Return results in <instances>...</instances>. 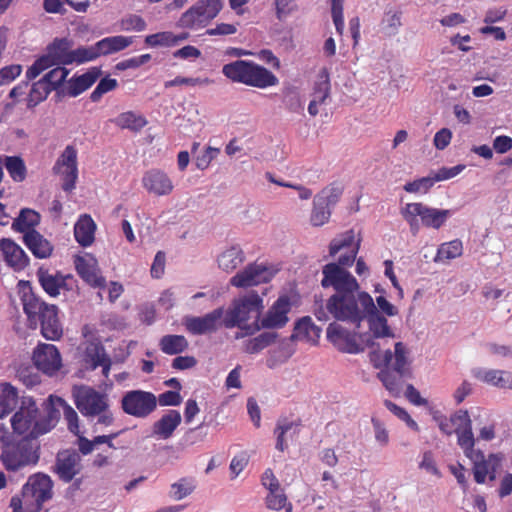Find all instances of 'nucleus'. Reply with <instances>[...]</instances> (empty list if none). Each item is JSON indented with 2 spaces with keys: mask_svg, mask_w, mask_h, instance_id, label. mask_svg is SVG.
Listing matches in <instances>:
<instances>
[{
  "mask_svg": "<svg viewBox=\"0 0 512 512\" xmlns=\"http://www.w3.org/2000/svg\"><path fill=\"white\" fill-rule=\"evenodd\" d=\"M323 278L321 286L333 288L334 294L326 301V306H319L314 311L319 321H327L329 314L339 321H347L359 325L363 315L374 309L373 298L364 291H360L357 279L339 265L328 263L322 268Z\"/></svg>",
  "mask_w": 512,
  "mask_h": 512,
  "instance_id": "nucleus-1",
  "label": "nucleus"
},
{
  "mask_svg": "<svg viewBox=\"0 0 512 512\" xmlns=\"http://www.w3.org/2000/svg\"><path fill=\"white\" fill-rule=\"evenodd\" d=\"M370 361L375 368L380 370L378 378L384 387L392 396H400L405 381L412 378L411 363L405 344L396 342L394 352L390 349L374 350L370 353Z\"/></svg>",
  "mask_w": 512,
  "mask_h": 512,
  "instance_id": "nucleus-2",
  "label": "nucleus"
},
{
  "mask_svg": "<svg viewBox=\"0 0 512 512\" xmlns=\"http://www.w3.org/2000/svg\"><path fill=\"white\" fill-rule=\"evenodd\" d=\"M59 417L56 409H50L42 416L35 400L30 396L20 398V407L11 417L13 432L22 438L36 439L52 430Z\"/></svg>",
  "mask_w": 512,
  "mask_h": 512,
  "instance_id": "nucleus-3",
  "label": "nucleus"
},
{
  "mask_svg": "<svg viewBox=\"0 0 512 512\" xmlns=\"http://www.w3.org/2000/svg\"><path fill=\"white\" fill-rule=\"evenodd\" d=\"M24 313L30 328L40 327L41 335L51 341H57L63 336V327L59 319V308L45 302L34 293H25L22 297Z\"/></svg>",
  "mask_w": 512,
  "mask_h": 512,
  "instance_id": "nucleus-4",
  "label": "nucleus"
},
{
  "mask_svg": "<svg viewBox=\"0 0 512 512\" xmlns=\"http://www.w3.org/2000/svg\"><path fill=\"white\" fill-rule=\"evenodd\" d=\"M72 396L79 412L88 420H96L94 423L95 431L98 426L109 427L114 424V413L111 410L110 400L106 393L82 385L74 387Z\"/></svg>",
  "mask_w": 512,
  "mask_h": 512,
  "instance_id": "nucleus-5",
  "label": "nucleus"
},
{
  "mask_svg": "<svg viewBox=\"0 0 512 512\" xmlns=\"http://www.w3.org/2000/svg\"><path fill=\"white\" fill-rule=\"evenodd\" d=\"M263 308V299L256 292H249L233 301L223 319V325L226 328H240L242 332L237 333L236 338L253 335L254 333H248L247 327L251 323L247 322L249 320L259 321Z\"/></svg>",
  "mask_w": 512,
  "mask_h": 512,
  "instance_id": "nucleus-6",
  "label": "nucleus"
},
{
  "mask_svg": "<svg viewBox=\"0 0 512 512\" xmlns=\"http://www.w3.org/2000/svg\"><path fill=\"white\" fill-rule=\"evenodd\" d=\"M222 73L232 82L265 89L278 84V78L267 68L253 61L236 60L225 64Z\"/></svg>",
  "mask_w": 512,
  "mask_h": 512,
  "instance_id": "nucleus-7",
  "label": "nucleus"
},
{
  "mask_svg": "<svg viewBox=\"0 0 512 512\" xmlns=\"http://www.w3.org/2000/svg\"><path fill=\"white\" fill-rule=\"evenodd\" d=\"M40 458V444L36 439L21 438L3 443L0 460L7 471L16 472L34 466Z\"/></svg>",
  "mask_w": 512,
  "mask_h": 512,
  "instance_id": "nucleus-8",
  "label": "nucleus"
},
{
  "mask_svg": "<svg viewBox=\"0 0 512 512\" xmlns=\"http://www.w3.org/2000/svg\"><path fill=\"white\" fill-rule=\"evenodd\" d=\"M401 215L408 223L411 233L417 235L421 226L440 229L451 216V211L432 208L422 202H412L401 209Z\"/></svg>",
  "mask_w": 512,
  "mask_h": 512,
  "instance_id": "nucleus-9",
  "label": "nucleus"
},
{
  "mask_svg": "<svg viewBox=\"0 0 512 512\" xmlns=\"http://www.w3.org/2000/svg\"><path fill=\"white\" fill-rule=\"evenodd\" d=\"M222 7L221 0H199L181 15L178 25L189 29L204 28L217 17Z\"/></svg>",
  "mask_w": 512,
  "mask_h": 512,
  "instance_id": "nucleus-10",
  "label": "nucleus"
},
{
  "mask_svg": "<svg viewBox=\"0 0 512 512\" xmlns=\"http://www.w3.org/2000/svg\"><path fill=\"white\" fill-rule=\"evenodd\" d=\"M52 488L53 482L48 475L43 473L31 475L22 487L24 504L39 510L44 502L52 498Z\"/></svg>",
  "mask_w": 512,
  "mask_h": 512,
  "instance_id": "nucleus-11",
  "label": "nucleus"
},
{
  "mask_svg": "<svg viewBox=\"0 0 512 512\" xmlns=\"http://www.w3.org/2000/svg\"><path fill=\"white\" fill-rule=\"evenodd\" d=\"M291 302L287 296H280L259 321H252L247 327L248 333H256L261 329H279L284 327L289 318Z\"/></svg>",
  "mask_w": 512,
  "mask_h": 512,
  "instance_id": "nucleus-12",
  "label": "nucleus"
},
{
  "mask_svg": "<svg viewBox=\"0 0 512 512\" xmlns=\"http://www.w3.org/2000/svg\"><path fill=\"white\" fill-rule=\"evenodd\" d=\"M157 407V397L148 391L131 390L121 399V408L124 413L136 418H146Z\"/></svg>",
  "mask_w": 512,
  "mask_h": 512,
  "instance_id": "nucleus-13",
  "label": "nucleus"
},
{
  "mask_svg": "<svg viewBox=\"0 0 512 512\" xmlns=\"http://www.w3.org/2000/svg\"><path fill=\"white\" fill-rule=\"evenodd\" d=\"M36 277L44 292L53 298L58 297L62 292L72 291L77 286L73 275L63 274L60 271L51 272L43 266L37 269Z\"/></svg>",
  "mask_w": 512,
  "mask_h": 512,
  "instance_id": "nucleus-14",
  "label": "nucleus"
},
{
  "mask_svg": "<svg viewBox=\"0 0 512 512\" xmlns=\"http://www.w3.org/2000/svg\"><path fill=\"white\" fill-rule=\"evenodd\" d=\"M273 265L267 263L254 262L247 265L242 271L236 273L231 279L230 284L238 288L256 286L262 283H268L277 273Z\"/></svg>",
  "mask_w": 512,
  "mask_h": 512,
  "instance_id": "nucleus-15",
  "label": "nucleus"
},
{
  "mask_svg": "<svg viewBox=\"0 0 512 512\" xmlns=\"http://www.w3.org/2000/svg\"><path fill=\"white\" fill-rule=\"evenodd\" d=\"M77 149L73 145H67L57 158L52 170L56 175L61 176L62 189L71 192L78 179Z\"/></svg>",
  "mask_w": 512,
  "mask_h": 512,
  "instance_id": "nucleus-16",
  "label": "nucleus"
},
{
  "mask_svg": "<svg viewBox=\"0 0 512 512\" xmlns=\"http://www.w3.org/2000/svg\"><path fill=\"white\" fill-rule=\"evenodd\" d=\"M465 456L469 458L473 463V474L476 483L483 484L486 481L487 476L490 480L496 478V471L500 467L501 457L497 454H490L488 458L485 457L481 450L475 449L471 446L469 449H462Z\"/></svg>",
  "mask_w": 512,
  "mask_h": 512,
  "instance_id": "nucleus-17",
  "label": "nucleus"
},
{
  "mask_svg": "<svg viewBox=\"0 0 512 512\" xmlns=\"http://www.w3.org/2000/svg\"><path fill=\"white\" fill-rule=\"evenodd\" d=\"M359 247V241L355 242L354 231L349 230L331 241L329 253L331 256H335L338 252L344 251L343 254L339 256L338 262L334 264L346 270V267H351L355 262Z\"/></svg>",
  "mask_w": 512,
  "mask_h": 512,
  "instance_id": "nucleus-18",
  "label": "nucleus"
},
{
  "mask_svg": "<svg viewBox=\"0 0 512 512\" xmlns=\"http://www.w3.org/2000/svg\"><path fill=\"white\" fill-rule=\"evenodd\" d=\"M223 315V308H217L204 316H186L183 319V325L192 335L210 334L220 328Z\"/></svg>",
  "mask_w": 512,
  "mask_h": 512,
  "instance_id": "nucleus-19",
  "label": "nucleus"
},
{
  "mask_svg": "<svg viewBox=\"0 0 512 512\" xmlns=\"http://www.w3.org/2000/svg\"><path fill=\"white\" fill-rule=\"evenodd\" d=\"M32 359L37 369L49 376L56 374L62 367L60 352L53 344H38Z\"/></svg>",
  "mask_w": 512,
  "mask_h": 512,
  "instance_id": "nucleus-20",
  "label": "nucleus"
},
{
  "mask_svg": "<svg viewBox=\"0 0 512 512\" xmlns=\"http://www.w3.org/2000/svg\"><path fill=\"white\" fill-rule=\"evenodd\" d=\"M74 265L76 272L86 284L93 288H105L106 279L102 275L98 261L93 255L76 256L74 258Z\"/></svg>",
  "mask_w": 512,
  "mask_h": 512,
  "instance_id": "nucleus-21",
  "label": "nucleus"
},
{
  "mask_svg": "<svg viewBox=\"0 0 512 512\" xmlns=\"http://www.w3.org/2000/svg\"><path fill=\"white\" fill-rule=\"evenodd\" d=\"M327 338L341 352L357 354L364 351V346L357 342L356 335L335 322L329 324Z\"/></svg>",
  "mask_w": 512,
  "mask_h": 512,
  "instance_id": "nucleus-22",
  "label": "nucleus"
},
{
  "mask_svg": "<svg viewBox=\"0 0 512 512\" xmlns=\"http://www.w3.org/2000/svg\"><path fill=\"white\" fill-rule=\"evenodd\" d=\"M454 433L457 435V444L461 449L475 446L472 432V421L467 410L460 409L451 415Z\"/></svg>",
  "mask_w": 512,
  "mask_h": 512,
  "instance_id": "nucleus-23",
  "label": "nucleus"
},
{
  "mask_svg": "<svg viewBox=\"0 0 512 512\" xmlns=\"http://www.w3.org/2000/svg\"><path fill=\"white\" fill-rule=\"evenodd\" d=\"M143 187L156 196L169 195L174 188L173 182L164 171L150 169L142 177Z\"/></svg>",
  "mask_w": 512,
  "mask_h": 512,
  "instance_id": "nucleus-24",
  "label": "nucleus"
},
{
  "mask_svg": "<svg viewBox=\"0 0 512 512\" xmlns=\"http://www.w3.org/2000/svg\"><path fill=\"white\" fill-rule=\"evenodd\" d=\"M0 250L6 264L15 271L24 270L29 264V257L25 251L12 239L2 238Z\"/></svg>",
  "mask_w": 512,
  "mask_h": 512,
  "instance_id": "nucleus-25",
  "label": "nucleus"
},
{
  "mask_svg": "<svg viewBox=\"0 0 512 512\" xmlns=\"http://www.w3.org/2000/svg\"><path fill=\"white\" fill-rule=\"evenodd\" d=\"M479 381L499 389L512 390V372L500 369H477L473 373Z\"/></svg>",
  "mask_w": 512,
  "mask_h": 512,
  "instance_id": "nucleus-26",
  "label": "nucleus"
},
{
  "mask_svg": "<svg viewBox=\"0 0 512 512\" xmlns=\"http://www.w3.org/2000/svg\"><path fill=\"white\" fill-rule=\"evenodd\" d=\"M79 456L75 452L63 451L58 453L55 465V472L60 480L70 482L78 474Z\"/></svg>",
  "mask_w": 512,
  "mask_h": 512,
  "instance_id": "nucleus-27",
  "label": "nucleus"
},
{
  "mask_svg": "<svg viewBox=\"0 0 512 512\" xmlns=\"http://www.w3.org/2000/svg\"><path fill=\"white\" fill-rule=\"evenodd\" d=\"M73 42L68 38H55L47 46V54L55 65L73 64Z\"/></svg>",
  "mask_w": 512,
  "mask_h": 512,
  "instance_id": "nucleus-28",
  "label": "nucleus"
},
{
  "mask_svg": "<svg viewBox=\"0 0 512 512\" xmlns=\"http://www.w3.org/2000/svg\"><path fill=\"white\" fill-rule=\"evenodd\" d=\"M181 414L177 410H168L159 420L154 422L152 433L159 439H169L181 423Z\"/></svg>",
  "mask_w": 512,
  "mask_h": 512,
  "instance_id": "nucleus-29",
  "label": "nucleus"
},
{
  "mask_svg": "<svg viewBox=\"0 0 512 512\" xmlns=\"http://www.w3.org/2000/svg\"><path fill=\"white\" fill-rule=\"evenodd\" d=\"M23 242L31 253L39 259H46L53 252V245L38 231L27 232L23 236Z\"/></svg>",
  "mask_w": 512,
  "mask_h": 512,
  "instance_id": "nucleus-30",
  "label": "nucleus"
},
{
  "mask_svg": "<svg viewBox=\"0 0 512 512\" xmlns=\"http://www.w3.org/2000/svg\"><path fill=\"white\" fill-rule=\"evenodd\" d=\"M96 224L89 214L81 215L74 225L75 240L82 246H90L95 239Z\"/></svg>",
  "mask_w": 512,
  "mask_h": 512,
  "instance_id": "nucleus-31",
  "label": "nucleus"
},
{
  "mask_svg": "<svg viewBox=\"0 0 512 512\" xmlns=\"http://www.w3.org/2000/svg\"><path fill=\"white\" fill-rule=\"evenodd\" d=\"M320 334L321 328L316 326L309 316H305L295 324L291 338L316 344L320 338Z\"/></svg>",
  "mask_w": 512,
  "mask_h": 512,
  "instance_id": "nucleus-32",
  "label": "nucleus"
},
{
  "mask_svg": "<svg viewBox=\"0 0 512 512\" xmlns=\"http://www.w3.org/2000/svg\"><path fill=\"white\" fill-rule=\"evenodd\" d=\"M86 362L90 364L91 369L102 367V373L108 377L111 368V359L105 353L101 344L91 343L85 350Z\"/></svg>",
  "mask_w": 512,
  "mask_h": 512,
  "instance_id": "nucleus-33",
  "label": "nucleus"
},
{
  "mask_svg": "<svg viewBox=\"0 0 512 512\" xmlns=\"http://www.w3.org/2000/svg\"><path fill=\"white\" fill-rule=\"evenodd\" d=\"M364 319L368 320L369 330L371 331L374 338L394 336L388 325L387 319L378 313L375 305L372 311H367L364 313L363 320Z\"/></svg>",
  "mask_w": 512,
  "mask_h": 512,
  "instance_id": "nucleus-34",
  "label": "nucleus"
},
{
  "mask_svg": "<svg viewBox=\"0 0 512 512\" xmlns=\"http://www.w3.org/2000/svg\"><path fill=\"white\" fill-rule=\"evenodd\" d=\"M244 260L245 254L239 246L227 248L217 258L218 267L227 273L233 272Z\"/></svg>",
  "mask_w": 512,
  "mask_h": 512,
  "instance_id": "nucleus-35",
  "label": "nucleus"
},
{
  "mask_svg": "<svg viewBox=\"0 0 512 512\" xmlns=\"http://www.w3.org/2000/svg\"><path fill=\"white\" fill-rule=\"evenodd\" d=\"M101 70L93 67L80 76L74 77L69 81V95L76 97L90 88L100 77Z\"/></svg>",
  "mask_w": 512,
  "mask_h": 512,
  "instance_id": "nucleus-36",
  "label": "nucleus"
},
{
  "mask_svg": "<svg viewBox=\"0 0 512 512\" xmlns=\"http://www.w3.org/2000/svg\"><path fill=\"white\" fill-rule=\"evenodd\" d=\"M133 43V37L116 35L103 38L96 42L100 56L113 54L122 51Z\"/></svg>",
  "mask_w": 512,
  "mask_h": 512,
  "instance_id": "nucleus-37",
  "label": "nucleus"
},
{
  "mask_svg": "<svg viewBox=\"0 0 512 512\" xmlns=\"http://www.w3.org/2000/svg\"><path fill=\"white\" fill-rule=\"evenodd\" d=\"M19 403L17 389L8 382L0 384V419L10 414Z\"/></svg>",
  "mask_w": 512,
  "mask_h": 512,
  "instance_id": "nucleus-38",
  "label": "nucleus"
},
{
  "mask_svg": "<svg viewBox=\"0 0 512 512\" xmlns=\"http://www.w3.org/2000/svg\"><path fill=\"white\" fill-rule=\"evenodd\" d=\"M39 222V213L32 209L24 208L20 211L19 216L14 219L12 229L25 235L27 232L36 231L34 228Z\"/></svg>",
  "mask_w": 512,
  "mask_h": 512,
  "instance_id": "nucleus-39",
  "label": "nucleus"
},
{
  "mask_svg": "<svg viewBox=\"0 0 512 512\" xmlns=\"http://www.w3.org/2000/svg\"><path fill=\"white\" fill-rule=\"evenodd\" d=\"M189 346L185 336L169 334L159 341L160 350L167 355H177L184 352Z\"/></svg>",
  "mask_w": 512,
  "mask_h": 512,
  "instance_id": "nucleus-40",
  "label": "nucleus"
},
{
  "mask_svg": "<svg viewBox=\"0 0 512 512\" xmlns=\"http://www.w3.org/2000/svg\"><path fill=\"white\" fill-rule=\"evenodd\" d=\"M113 122L120 129H128L134 132L140 131L147 125L144 116L136 114L133 111H127L119 114Z\"/></svg>",
  "mask_w": 512,
  "mask_h": 512,
  "instance_id": "nucleus-41",
  "label": "nucleus"
},
{
  "mask_svg": "<svg viewBox=\"0 0 512 512\" xmlns=\"http://www.w3.org/2000/svg\"><path fill=\"white\" fill-rule=\"evenodd\" d=\"M278 334L275 332H263L258 336L244 342L243 350L248 354H256L273 344Z\"/></svg>",
  "mask_w": 512,
  "mask_h": 512,
  "instance_id": "nucleus-42",
  "label": "nucleus"
},
{
  "mask_svg": "<svg viewBox=\"0 0 512 512\" xmlns=\"http://www.w3.org/2000/svg\"><path fill=\"white\" fill-rule=\"evenodd\" d=\"M463 253V244L459 239L442 243L436 253L434 262H446L458 258Z\"/></svg>",
  "mask_w": 512,
  "mask_h": 512,
  "instance_id": "nucleus-43",
  "label": "nucleus"
},
{
  "mask_svg": "<svg viewBox=\"0 0 512 512\" xmlns=\"http://www.w3.org/2000/svg\"><path fill=\"white\" fill-rule=\"evenodd\" d=\"M344 187L340 182H332L324 187L316 196L320 202L332 209L340 200Z\"/></svg>",
  "mask_w": 512,
  "mask_h": 512,
  "instance_id": "nucleus-44",
  "label": "nucleus"
},
{
  "mask_svg": "<svg viewBox=\"0 0 512 512\" xmlns=\"http://www.w3.org/2000/svg\"><path fill=\"white\" fill-rule=\"evenodd\" d=\"M196 489V481L192 477H182L177 482L171 484L169 496L176 501H180L191 495Z\"/></svg>",
  "mask_w": 512,
  "mask_h": 512,
  "instance_id": "nucleus-45",
  "label": "nucleus"
},
{
  "mask_svg": "<svg viewBox=\"0 0 512 512\" xmlns=\"http://www.w3.org/2000/svg\"><path fill=\"white\" fill-rule=\"evenodd\" d=\"M301 425V421H291L287 418H281L277 421L274 429V435L276 436V449L283 452L288 448V444L285 440V434L294 427Z\"/></svg>",
  "mask_w": 512,
  "mask_h": 512,
  "instance_id": "nucleus-46",
  "label": "nucleus"
},
{
  "mask_svg": "<svg viewBox=\"0 0 512 512\" xmlns=\"http://www.w3.org/2000/svg\"><path fill=\"white\" fill-rule=\"evenodd\" d=\"M4 165L13 181L22 182L25 180L27 169L24 160L20 156H6Z\"/></svg>",
  "mask_w": 512,
  "mask_h": 512,
  "instance_id": "nucleus-47",
  "label": "nucleus"
},
{
  "mask_svg": "<svg viewBox=\"0 0 512 512\" xmlns=\"http://www.w3.org/2000/svg\"><path fill=\"white\" fill-rule=\"evenodd\" d=\"M330 76L326 68L320 70L318 79L313 87V99L325 103L326 99L330 96Z\"/></svg>",
  "mask_w": 512,
  "mask_h": 512,
  "instance_id": "nucleus-48",
  "label": "nucleus"
},
{
  "mask_svg": "<svg viewBox=\"0 0 512 512\" xmlns=\"http://www.w3.org/2000/svg\"><path fill=\"white\" fill-rule=\"evenodd\" d=\"M53 91L42 78L32 84L27 98V106L33 108L46 100L50 92Z\"/></svg>",
  "mask_w": 512,
  "mask_h": 512,
  "instance_id": "nucleus-49",
  "label": "nucleus"
},
{
  "mask_svg": "<svg viewBox=\"0 0 512 512\" xmlns=\"http://www.w3.org/2000/svg\"><path fill=\"white\" fill-rule=\"evenodd\" d=\"M332 209L320 202V199L314 197L313 207L310 214V223L314 227H321L326 224L331 217Z\"/></svg>",
  "mask_w": 512,
  "mask_h": 512,
  "instance_id": "nucleus-50",
  "label": "nucleus"
},
{
  "mask_svg": "<svg viewBox=\"0 0 512 512\" xmlns=\"http://www.w3.org/2000/svg\"><path fill=\"white\" fill-rule=\"evenodd\" d=\"M283 104L285 108L292 113L300 114L304 110L300 93L295 87H289L283 91Z\"/></svg>",
  "mask_w": 512,
  "mask_h": 512,
  "instance_id": "nucleus-51",
  "label": "nucleus"
},
{
  "mask_svg": "<svg viewBox=\"0 0 512 512\" xmlns=\"http://www.w3.org/2000/svg\"><path fill=\"white\" fill-rule=\"evenodd\" d=\"M437 183L434 175L430 173L427 177H422L411 182H407L403 189L408 193L426 194Z\"/></svg>",
  "mask_w": 512,
  "mask_h": 512,
  "instance_id": "nucleus-52",
  "label": "nucleus"
},
{
  "mask_svg": "<svg viewBox=\"0 0 512 512\" xmlns=\"http://www.w3.org/2000/svg\"><path fill=\"white\" fill-rule=\"evenodd\" d=\"M145 44L149 47H172L175 46L174 33L170 31L158 32L145 37Z\"/></svg>",
  "mask_w": 512,
  "mask_h": 512,
  "instance_id": "nucleus-53",
  "label": "nucleus"
},
{
  "mask_svg": "<svg viewBox=\"0 0 512 512\" xmlns=\"http://www.w3.org/2000/svg\"><path fill=\"white\" fill-rule=\"evenodd\" d=\"M266 504L267 507L272 510H281L285 508L286 512L292 511V505L287 503V497L281 489L273 492L270 491L266 497Z\"/></svg>",
  "mask_w": 512,
  "mask_h": 512,
  "instance_id": "nucleus-54",
  "label": "nucleus"
},
{
  "mask_svg": "<svg viewBox=\"0 0 512 512\" xmlns=\"http://www.w3.org/2000/svg\"><path fill=\"white\" fill-rule=\"evenodd\" d=\"M100 57L96 43L88 47H79L73 50V63L82 64Z\"/></svg>",
  "mask_w": 512,
  "mask_h": 512,
  "instance_id": "nucleus-55",
  "label": "nucleus"
},
{
  "mask_svg": "<svg viewBox=\"0 0 512 512\" xmlns=\"http://www.w3.org/2000/svg\"><path fill=\"white\" fill-rule=\"evenodd\" d=\"M69 74V70L64 67L57 66L56 68L50 70L46 73L42 79L51 86L52 90L57 89L66 79Z\"/></svg>",
  "mask_w": 512,
  "mask_h": 512,
  "instance_id": "nucleus-56",
  "label": "nucleus"
},
{
  "mask_svg": "<svg viewBox=\"0 0 512 512\" xmlns=\"http://www.w3.org/2000/svg\"><path fill=\"white\" fill-rule=\"evenodd\" d=\"M117 80L109 76L102 78L93 92L90 94L92 102H98L101 97L117 87Z\"/></svg>",
  "mask_w": 512,
  "mask_h": 512,
  "instance_id": "nucleus-57",
  "label": "nucleus"
},
{
  "mask_svg": "<svg viewBox=\"0 0 512 512\" xmlns=\"http://www.w3.org/2000/svg\"><path fill=\"white\" fill-rule=\"evenodd\" d=\"M146 26L145 20L141 16L135 14H130L122 18L120 21V29L123 31L141 32L146 29Z\"/></svg>",
  "mask_w": 512,
  "mask_h": 512,
  "instance_id": "nucleus-58",
  "label": "nucleus"
},
{
  "mask_svg": "<svg viewBox=\"0 0 512 512\" xmlns=\"http://www.w3.org/2000/svg\"><path fill=\"white\" fill-rule=\"evenodd\" d=\"M63 417L67 423L68 430L75 435H79L80 427H79V417L77 412L73 407L63 401Z\"/></svg>",
  "mask_w": 512,
  "mask_h": 512,
  "instance_id": "nucleus-59",
  "label": "nucleus"
},
{
  "mask_svg": "<svg viewBox=\"0 0 512 512\" xmlns=\"http://www.w3.org/2000/svg\"><path fill=\"white\" fill-rule=\"evenodd\" d=\"M210 82L211 81L209 78H199V77L192 78V77L177 76L172 80L166 81L164 83V87L166 89L174 87V86H181V85L195 87V86H201V85H208Z\"/></svg>",
  "mask_w": 512,
  "mask_h": 512,
  "instance_id": "nucleus-60",
  "label": "nucleus"
},
{
  "mask_svg": "<svg viewBox=\"0 0 512 512\" xmlns=\"http://www.w3.org/2000/svg\"><path fill=\"white\" fill-rule=\"evenodd\" d=\"M298 0H274L276 18L280 21L298 9Z\"/></svg>",
  "mask_w": 512,
  "mask_h": 512,
  "instance_id": "nucleus-61",
  "label": "nucleus"
},
{
  "mask_svg": "<svg viewBox=\"0 0 512 512\" xmlns=\"http://www.w3.org/2000/svg\"><path fill=\"white\" fill-rule=\"evenodd\" d=\"M22 72V66L12 64L0 69V86L7 85L15 80Z\"/></svg>",
  "mask_w": 512,
  "mask_h": 512,
  "instance_id": "nucleus-62",
  "label": "nucleus"
},
{
  "mask_svg": "<svg viewBox=\"0 0 512 512\" xmlns=\"http://www.w3.org/2000/svg\"><path fill=\"white\" fill-rule=\"evenodd\" d=\"M182 402V396L179 391L168 390L165 391L157 397V403L160 406H178Z\"/></svg>",
  "mask_w": 512,
  "mask_h": 512,
  "instance_id": "nucleus-63",
  "label": "nucleus"
},
{
  "mask_svg": "<svg viewBox=\"0 0 512 512\" xmlns=\"http://www.w3.org/2000/svg\"><path fill=\"white\" fill-rule=\"evenodd\" d=\"M219 152L218 148L208 147L202 155L197 156L195 161L197 168L206 169Z\"/></svg>",
  "mask_w": 512,
  "mask_h": 512,
  "instance_id": "nucleus-64",
  "label": "nucleus"
}]
</instances>
